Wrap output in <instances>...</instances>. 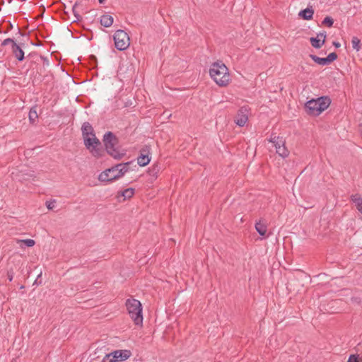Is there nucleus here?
<instances>
[{
	"label": "nucleus",
	"mask_w": 362,
	"mask_h": 362,
	"mask_svg": "<svg viewBox=\"0 0 362 362\" xmlns=\"http://www.w3.org/2000/svg\"><path fill=\"white\" fill-rule=\"evenodd\" d=\"M209 74L219 86H226L230 80L227 66L222 62H214L209 69Z\"/></svg>",
	"instance_id": "1"
},
{
	"label": "nucleus",
	"mask_w": 362,
	"mask_h": 362,
	"mask_svg": "<svg viewBox=\"0 0 362 362\" xmlns=\"http://www.w3.org/2000/svg\"><path fill=\"white\" fill-rule=\"evenodd\" d=\"M131 163V162L119 163L111 168L107 169L99 175L98 180L101 182H110L117 180L129 170Z\"/></svg>",
	"instance_id": "2"
},
{
	"label": "nucleus",
	"mask_w": 362,
	"mask_h": 362,
	"mask_svg": "<svg viewBox=\"0 0 362 362\" xmlns=\"http://www.w3.org/2000/svg\"><path fill=\"white\" fill-rule=\"evenodd\" d=\"M330 103L328 97L322 96L308 100L305 103V108L309 115L317 116L329 106Z\"/></svg>",
	"instance_id": "3"
},
{
	"label": "nucleus",
	"mask_w": 362,
	"mask_h": 362,
	"mask_svg": "<svg viewBox=\"0 0 362 362\" xmlns=\"http://www.w3.org/2000/svg\"><path fill=\"white\" fill-rule=\"evenodd\" d=\"M126 306L131 318L135 325H139L142 324V308L139 300L136 299H128L126 302Z\"/></svg>",
	"instance_id": "4"
},
{
	"label": "nucleus",
	"mask_w": 362,
	"mask_h": 362,
	"mask_svg": "<svg viewBox=\"0 0 362 362\" xmlns=\"http://www.w3.org/2000/svg\"><path fill=\"white\" fill-rule=\"evenodd\" d=\"M103 142L107 152L113 158L119 159L124 153H120L116 147L118 144L117 138L112 133L108 132L103 136Z\"/></svg>",
	"instance_id": "5"
},
{
	"label": "nucleus",
	"mask_w": 362,
	"mask_h": 362,
	"mask_svg": "<svg viewBox=\"0 0 362 362\" xmlns=\"http://www.w3.org/2000/svg\"><path fill=\"white\" fill-rule=\"evenodd\" d=\"M84 145L90 153L95 157L101 156L102 149L101 144L95 134L83 138Z\"/></svg>",
	"instance_id": "6"
},
{
	"label": "nucleus",
	"mask_w": 362,
	"mask_h": 362,
	"mask_svg": "<svg viewBox=\"0 0 362 362\" xmlns=\"http://www.w3.org/2000/svg\"><path fill=\"white\" fill-rule=\"evenodd\" d=\"M115 47L120 51L127 49L130 45V39L128 34L122 30H117L113 35Z\"/></svg>",
	"instance_id": "7"
},
{
	"label": "nucleus",
	"mask_w": 362,
	"mask_h": 362,
	"mask_svg": "<svg viewBox=\"0 0 362 362\" xmlns=\"http://www.w3.org/2000/svg\"><path fill=\"white\" fill-rule=\"evenodd\" d=\"M132 355L129 350H116L111 353L107 354V357H110L112 361L121 362L128 359ZM108 359V358H107Z\"/></svg>",
	"instance_id": "8"
},
{
	"label": "nucleus",
	"mask_w": 362,
	"mask_h": 362,
	"mask_svg": "<svg viewBox=\"0 0 362 362\" xmlns=\"http://www.w3.org/2000/svg\"><path fill=\"white\" fill-rule=\"evenodd\" d=\"M249 109L246 106L241 107L237 114L235 122L239 127H244L248 120Z\"/></svg>",
	"instance_id": "9"
},
{
	"label": "nucleus",
	"mask_w": 362,
	"mask_h": 362,
	"mask_svg": "<svg viewBox=\"0 0 362 362\" xmlns=\"http://www.w3.org/2000/svg\"><path fill=\"white\" fill-rule=\"evenodd\" d=\"M310 57L317 64L325 66L334 62L337 58V54L335 52H332L325 58H321L315 54H310Z\"/></svg>",
	"instance_id": "10"
},
{
	"label": "nucleus",
	"mask_w": 362,
	"mask_h": 362,
	"mask_svg": "<svg viewBox=\"0 0 362 362\" xmlns=\"http://www.w3.org/2000/svg\"><path fill=\"white\" fill-rule=\"evenodd\" d=\"M141 155L137 158V163L140 166H146L148 165L151 160V158L149 156L150 154V148L148 146H145L140 151Z\"/></svg>",
	"instance_id": "11"
},
{
	"label": "nucleus",
	"mask_w": 362,
	"mask_h": 362,
	"mask_svg": "<svg viewBox=\"0 0 362 362\" xmlns=\"http://www.w3.org/2000/svg\"><path fill=\"white\" fill-rule=\"evenodd\" d=\"M11 49L13 54L18 61L21 62L24 59V52L16 42H13V45L11 46Z\"/></svg>",
	"instance_id": "12"
},
{
	"label": "nucleus",
	"mask_w": 362,
	"mask_h": 362,
	"mask_svg": "<svg viewBox=\"0 0 362 362\" xmlns=\"http://www.w3.org/2000/svg\"><path fill=\"white\" fill-rule=\"evenodd\" d=\"M83 138L95 134L93 128L89 122H84L81 127Z\"/></svg>",
	"instance_id": "13"
},
{
	"label": "nucleus",
	"mask_w": 362,
	"mask_h": 362,
	"mask_svg": "<svg viewBox=\"0 0 362 362\" xmlns=\"http://www.w3.org/2000/svg\"><path fill=\"white\" fill-rule=\"evenodd\" d=\"M113 21H114L113 17L108 14L103 15L100 17V24L105 28L110 27L112 25Z\"/></svg>",
	"instance_id": "14"
},
{
	"label": "nucleus",
	"mask_w": 362,
	"mask_h": 362,
	"mask_svg": "<svg viewBox=\"0 0 362 362\" xmlns=\"http://www.w3.org/2000/svg\"><path fill=\"white\" fill-rule=\"evenodd\" d=\"M314 11L312 8H306L299 12L298 16L304 20H310L313 18Z\"/></svg>",
	"instance_id": "15"
},
{
	"label": "nucleus",
	"mask_w": 362,
	"mask_h": 362,
	"mask_svg": "<svg viewBox=\"0 0 362 362\" xmlns=\"http://www.w3.org/2000/svg\"><path fill=\"white\" fill-rule=\"evenodd\" d=\"M255 229L261 236H264L267 233V227L265 223L259 221L255 223Z\"/></svg>",
	"instance_id": "16"
},
{
	"label": "nucleus",
	"mask_w": 362,
	"mask_h": 362,
	"mask_svg": "<svg viewBox=\"0 0 362 362\" xmlns=\"http://www.w3.org/2000/svg\"><path fill=\"white\" fill-rule=\"evenodd\" d=\"M351 200L354 203L358 211H359V209L362 208V197L359 194H356L351 195Z\"/></svg>",
	"instance_id": "17"
},
{
	"label": "nucleus",
	"mask_w": 362,
	"mask_h": 362,
	"mask_svg": "<svg viewBox=\"0 0 362 362\" xmlns=\"http://www.w3.org/2000/svg\"><path fill=\"white\" fill-rule=\"evenodd\" d=\"M17 243L23 248L24 246L33 247L35 245V240L33 239L17 240Z\"/></svg>",
	"instance_id": "18"
},
{
	"label": "nucleus",
	"mask_w": 362,
	"mask_h": 362,
	"mask_svg": "<svg viewBox=\"0 0 362 362\" xmlns=\"http://www.w3.org/2000/svg\"><path fill=\"white\" fill-rule=\"evenodd\" d=\"M269 141L274 144V146L276 150L277 149V147H281L284 145H285V142L283 140V139L279 138L278 136L272 137L269 139Z\"/></svg>",
	"instance_id": "19"
},
{
	"label": "nucleus",
	"mask_w": 362,
	"mask_h": 362,
	"mask_svg": "<svg viewBox=\"0 0 362 362\" xmlns=\"http://www.w3.org/2000/svg\"><path fill=\"white\" fill-rule=\"evenodd\" d=\"M310 43L313 47L315 49L320 48L325 42H323L320 38L312 37L310 39Z\"/></svg>",
	"instance_id": "20"
},
{
	"label": "nucleus",
	"mask_w": 362,
	"mask_h": 362,
	"mask_svg": "<svg viewBox=\"0 0 362 362\" xmlns=\"http://www.w3.org/2000/svg\"><path fill=\"white\" fill-rule=\"evenodd\" d=\"M276 152L277 154H279L282 158H286L288 156L289 152L285 145H284L281 147H277V149L276 150Z\"/></svg>",
	"instance_id": "21"
},
{
	"label": "nucleus",
	"mask_w": 362,
	"mask_h": 362,
	"mask_svg": "<svg viewBox=\"0 0 362 362\" xmlns=\"http://www.w3.org/2000/svg\"><path fill=\"white\" fill-rule=\"evenodd\" d=\"M134 193V189L133 188H127L121 192V195L124 197V200H125L126 199L131 198Z\"/></svg>",
	"instance_id": "22"
},
{
	"label": "nucleus",
	"mask_w": 362,
	"mask_h": 362,
	"mask_svg": "<svg viewBox=\"0 0 362 362\" xmlns=\"http://www.w3.org/2000/svg\"><path fill=\"white\" fill-rule=\"evenodd\" d=\"M361 40L357 37H353L351 39V45L354 49L359 51L361 49Z\"/></svg>",
	"instance_id": "23"
},
{
	"label": "nucleus",
	"mask_w": 362,
	"mask_h": 362,
	"mask_svg": "<svg viewBox=\"0 0 362 362\" xmlns=\"http://www.w3.org/2000/svg\"><path fill=\"white\" fill-rule=\"evenodd\" d=\"M29 120L31 123H34L38 118V115L35 109H30L28 114Z\"/></svg>",
	"instance_id": "24"
},
{
	"label": "nucleus",
	"mask_w": 362,
	"mask_h": 362,
	"mask_svg": "<svg viewBox=\"0 0 362 362\" xmlns=\"http://www.w3.org/2000/svg\"><path fill=\"white\" fill-rule=\"evenodd\" d=\"M323 25L330 28L333 25V23H334V20L329 17V16H327L324 18L322 23Z\"/></svg>",
	"instance_id": "25"
},
{
	"label": "nucleus",
	"mask_w": 362,
	"mask_h": 362,
	"mask_svg": "<svg viewBox=\"0 0 362 362\" xmlns=\"http://www.w3.org/2000/svg\"><path fill=\"white\" fill-rule=\"evenodd\" d=\"M13 42H16L13 39L11 38H6L2 42V46L8 45V44H11V46L13 45Z\"/></svg>",
	"instance_id": "26"
},
{
	"label": "nucleus",
	"mask_w": 362,
	"mask_h": 362,
	"mask_svg": "<svg viewBox=\"0 0 362 362\" xmlns=\"http://www.w3.org/2000/svg\"><path fill=\"white\" fill-rule=\"evenodd\" d=\"M46 206L48 209L52 210L55 207V200L47 202Z\"/></svg>",
	"instance_id": "27"
},
{
	"label": "nucleus",
	"mask_w": 362,
	"mask_h": 362,
	"mask_svg": "<svg viewBox=\"0 0 362 362\" xmlns=\"http://www.w3.org/2000/svg\"><path fill=\"white\" fill-rule=\"evenodd\" d=\"M326 36V32H322L317 33L316 37L320 38L323 42H325Z\"/></svg>",
	"instance_id": "28"
},
{
	"label": "nucleus",
	"mask_w": 362,
	"mask_h": 362,
	"mask_svg": "<svg viewBox=\"0 0 362 362\" xmlns=\"http://www.w3.org/2000/svg\"><path fill=\"white\" fill-rule=\"evenodd\" d=\"M347 362H358V357L355 355H351Z\"/></svg>",
	"instance_id": "29"
},
{
	"label": "nucleus",
	"mask_w": 362,
	"mask_h": 362,
	"mask_svg": "<svg viewBox=\"0 0 362 362\" xmlns=\"http://www.w3.org/2000/svg\"><path fill=\"white\" fill-rule=\"evenodd\" d=\"M76 6H77V4H75L74 5L73 8H72V11H73V13H74V14L75 17L76 18V20L78 21V20H79V18H81V16L77 13V11H76Z\"/></svg>",
	"instance_id": "30"
},
{
	"label": "nucleus",
	"mask_w": 362,
	"mask_h": 362,
	"mask_svg": "<svg viewBox=\"0 0 362 362\" xmlns=\"http://www.w3.org/2000/svg\"><path fill=\"white\" fill-rule=\"evenodd\" d=\"M105 354V356H103V360H102V362H114V361H112V359L110 357H108V359H107V354L106 353H104Z\"/></svg>",
	"instance_id": "31"
},
{
	"label": "nucleus",
	"mask_w": 362,
	"mask_h": 362,
	"mask_svg": "<svg viewBox=\"0 0 362 362\" xmlns=\"http://www.w3.org/2000/svg\"><path fill=\"white\" fill-rule=\"evenodd\" d=\"M13 274L12 272H8V279L9 281H11L13 280Z\"/></svg>",
	"instance_id": "32"
},
{
	"label": "nucleus",
	"mask_w": 362,
	"mask_h": 362,
	"mask_svg": "<svg viewBox=\"0 0 362 362\" xmlns=\"http://www.w3.org/2000/svg\"><path fill=\"white\" fill-rule=\"evenodd\" d=\"M333 45L337 47V48H339L340 46H341V44L338 42H333Z\"/></svg>",
	"instance_id": "33"
},
{
	"label": "nucleus",
	"mask_w": 362,
	"mask_h": 362,
	"mask_svg": "<svg viewBox=\"0 0 362 362\" xmlns=\"http://www.w3.org/2000/svg\"><path fill=\"white\" fill-rule=\"evenodd\" d=\"M359 212H361L362 214V208L361 209H359Z\"/></svg>",
	"instance_id": "34"
},
{
	"label": "nucleus",
	"mask_w": 362,
	"mask_h": 362,
	"mask_svg": "<svg viewBox=\"0 0 362 362\" xmlns=\"http://www.w3.org/2000/svg\"><path fill=\"white\" fill-rule=\"evenodd\" d=\"M98 357H100V356H98L93 357V359H95L96 358H98Z\"/></svg>",
	"instance_id": "35"
},
{
	"label": "nucleus",
	"mask_w": 362,
	"mask_h": 362,
	"mask_svg": "<svg viewBox=\"0 0 362 362\" xmlns=\"http://www.w3.org/2000/svg\"><path fill=\"white\" fill-rule=\"evenodd\" d=\"M100 3H102L104 0H98Z\"/></svg>",
	"instance_id": "36"
}]
</instances>
